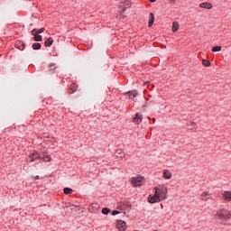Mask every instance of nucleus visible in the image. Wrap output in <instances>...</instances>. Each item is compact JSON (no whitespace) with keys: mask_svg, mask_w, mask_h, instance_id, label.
<instances>
[{"mask_svg":"<svg viewBox=\"0 0 231 231\" xmlns=\"http://www.w3.org/2000/svg\"><path fill=\"white\" fill-rule=\"evenodd\" d=\"M63 192L64 194H71L73 189L71 188H64Z\"/></svg>","mask_w":231,"mask_h":231,"instance_id":"16","label":"nucleus"},{"mask_svg":"<svg viewBox=\"0 0 231 231\" xmlns=\"http://www.w3.org/2000/svg\"><path fill=\"white\" fill-rule=\"evenodd\" d=\"M150 3H156V0H149Z\"/></svg>","mask_w":231,"mask_h":231,"instance_id":"26","label":"nucleus"},{"mask_svg":"<svg viewBox=\"0 0 231 231\" xmlns=\"http://www.w3.org/2000/svg\"><path fill=\"white\" fill-rule=\"evenodd\" d=\"M154 195L148 196V203L154 205V203H160L161 201H165L168 198L169 190L167 186L160 185L153 188Z\"/></svg>","mask_w":231,"mask_h":231,"instance_id":"1","label":"nucleus"},{"mask_svg":"<svg viewBox=\"0 0 231 231\" xmlns=\"http://www.w3.org/2000/svg\"><path fill=\"white\" fill-rule=\"evenodd\" d=\"M35 180H39V175H37V176L35 177Z\"/></svg>","mask_w":231,"mask_h":231,"instance_id":"28","label":"nucleus"},{"mask_svg":"<svg viewBox=\"0 0 231 231\" xmlns=\"http://www.w3.org/2000/svg\"><path fill=\"white\" fill-rule=\"evenodd\" d=\"M144 179L143 177H134L132 178L131 183L133 187H142L143 185Z\"/></svg>","mask_w":231,"mask_h":231,"instance_id":"3","label":"nucleus"},{"mask_svg":"<svg viewBox=\"0 0 231 231\" xmlns=\"http://www.w3.org/2000/svg\"><path fill=\"white\" fill-rule=\"evenodd\" d=\"M171 3H176V0H170Z\"/></svg>","mask_w":231,"mask_h":231,"instance_id":"27","label":"nucleus"},{"mask_svg":"<svg viewBox=\"0 0 231 231\" xmlns=\"http://www.w3.org/2000/svg\"><path fill=\"white\" fill-rule=\"evenodd\" d=\"M111 212V209H109L108 208H104L102 209V214H104L105 216H107V214H109Z\"/></svg>","mask_w":231,"mask_h":231,"instance_id":"17","label":"nucleus"},{"mask_svg":"<svg viewBox=\"0 0 231 231\" xmlns=\"http://www.w3.org/2000/svg\"><path fill=\"white\" fill-rule=\"evenodd\" d=\"M57 67L55 66V64H52V65H50V69L52 70V69H55Z\"/></svg>","mask_w":231,"mask_h":231,"instance_id":"25","label":"nucleus"},{"mask_svg":"<svg viewBox=\"0 0 231 231\" xmlns=\"http://www.w3.org/2000/svg\"><path fill=\"white\" fill-rule=\"evenodd\" d=\"M202 64L203 66H205L206 68H210V66H212V63H210V61L208 60H202Z\"/></svg>","mask_w":231,"mask_h":231,"instance_id":"15","label":"nucleus"},{"mask_svg":"<svg viewBox=\"0 0 231 231\" xmlns=\"http://www.w3.org/2000/svg\"><path fill=\"white\" fill-rule=\"evenodd\" d=\"M142 120H143V116H142V114H139V113L135 114V116L134 117V124H140Z\"/></svg>","mask_w":231,"mask_h":231,"instance_id":"7","label":"nucleus"},{"mask_svg":"<svg viewBox=\"0 0 231 231\" xmlns=\"http://www.w3.org/2000/svg\"><path fill=\"white\" fill-rule=\"evenodd\" d=\"M32 49L33 50H41V43H33Z\"/></svg>","mask_w":231,"mask_h":231,"instance_id":"18","label":"nucleus"},{"mask_svg":"<svg viewBox=\"0 0 231 231\" xmlns=\"http://www.w3.org/2000/svg\"><path fill=\"white\" fill-rule=\"evenodd\" d=\"M208 199H212V197L208 194V192H203L201 194V200L202 201H208Z\"/></svg>","mask_w":231,"mask_h":231,"instance_id":"8","label":"nucleus"},{"mask_svg":"<svg viewBox=\"0 0 231 231\" xmlns=\"http://www.w3.org/2000/svg\"><path fill=\"white\" fill-rule=\"evenodd\" d=\"M213 216L217 217V219H219V221H226L227 219H230L231 214L230 211L221 208L217 211H213Z\"/></svg>","mask_w":231,"mask_h":231,"instance_id":"2","label":"nucleus"},{"mask_svg":"<svg viewBox=\"0 0 231 231\" xmlns=\"http://www.w3.org/2000/svg\"><path fill=\"white\" fill-rule=\"evenodd\" d=\"M223 199L226 200V201H231V192L230 191H225L223 193Z\"/></svg>","mask_w":231,"mask_h":231,"instance_id":"11","label":"nucleus"},{"mask_svg":"<svg viewBox=\"0 0 231 231\" xmlns=\"http://www.w3.org/2000/svg\"><path fill=\"white\" fill-rule=\"evenodd\" d=\"M171 30H172L173 33H176V32H178V30H180V23H178V22H173Z\"/></svg>","mask_w":231,"mask_h":231,"instance_id":"12","label":"nucleus"},{"mask_svg":"<svg viewBox=\"0 0 231 231\" xmlns=\"http://www.w3.org/2000/svg\"><path fill=\"white\" fill-rule=\"evenodd\" d=\"M119 213H120V211L114 210V211L112 212V216H117V214H119Z\"/></svg>","mask_w":231,"mask_h":231,"instance_id":"24","label":"nucleus"},{"mask_svg":"<svg viewBox=\"0 0 231 231\" xmlns=\"http://www.w3.org/2000/svg\"><path fill=\"white\" fill-rule=\"evenodd\" d=\"M211 51H221V46H215L211 49Z\"/></svg>","mask_w":231,"mask_h":231,"instance_id":"19","label":"nucleus"},{"mask_svg":"<svg viewBox=\"0 0 231 231\" xmlns=\"http://www.w3.org/2000/svg\"><path fill=\"white\" fill-rule=\"evenodd\" d=\"M152 24H154V14L151 13L149 23H148L149 28H151V26H152Z\"/></svg>","mask_w":231,"mask_h":231,"instance_id":"13","label":"nucleus"},{"mask_svg":"<svg viewBox=\"0 0 231 231\" xmlns=\"http://www.w3.org/2000/svg\"><path fill=\"white\" fill-rule=\"evenodd\" d=\"M129 94H130V97H131V95H132L133 98H134L135 97L138 96V92H137L136 90H134V91H132V92H129Z\"/></svg>","mask_w":231,"mask_h":231,"instance_id":"20","label":"nucleus"},{"mask_svg":"<svg viewBox=\"0 0 231 231\" xmlns=\"http://www.w3.org/2000/svg\"><path fill=\"white\" fill-rule=\"evenodd\" d=\"M200 8H206L207 10H212V4L210 3H201L199 5Z\"/></svg>","mask_w":231,"mask_h":231,"instance_id":"9","label":"nucleus"},{"mask_svg":"<svg viewBox=\"0 0 231 231\" xmlns=\"http://www.w3.org/2000/svg\"><path fill=\"white\" fill-rule=\"evenodd\" d=\"M46 47H50L53 44V38L50 37L46 40V42H44Z\"/></svg>","mask_w":231,"mask_h":231,"instance_id":"14","label":"nucleus"},{"mask_svg":"<svg viewBox=\"0 0 231 231\" xmlns=\"http://www.w3.org/2000/svg\"><path fill=\"white\" fill-rule=\"evenodd\" d=\"M75 91H77V88H75V87H72L69 89V95H73V93H75Z\"/></svg>","mask_w":231,"mask_h":231,"instance_id":"21","label":"nucleus"},{"mask_svg":"<svg viewBox=\"0 0 231 231\" xmlns=\"http://www.w3.org/2000/svg\"><path fill=\"white\" fill-rule=\"evenodd\" d=\"M163 178H165L166 180H171V178H172V173L171 172V171L164 170L163 171Z\"/></svg>","mask_w":231,"mask_h":231,"instance_id":"10","label":"nucleus"},{"mask_svg":"<svg viewBox=\"0 0 231 231\" xmlns=\"http://www.w3.org/2000/svg\"><path fill=\"white\" fill-rule=\"evenodd\" d=\"M36 33H43L44 32V28H41V29H39V30H36V32H35Z\"/></svg>","mask_w":231,"mask_h":231,"instance_id":"22","label":"nucleus"},{"mask_svg":"<svg viewBox=\"0 0 231 231\" xmlns=\"http://www.w3.org/2000/svg\"><path fill=\"white\" fill-rule=\"evenodd\" d=\"M124 6H126L127 8H129V6H131V3L129 1H126Z\"/></svg>","mask_w":231,"mask_h":231,"instance_id":"23","label":"nucleus"},{"mask_svg":"<svg viewBox=\"0 0 231 231\" xmlns=\"http://www.w3.org/2000/svg\"><path fill=\"white\" fill-rule=\"evenodd\" d=\"M41 159V155L39 154V152H34L32 153H31L28 158H27V162H29L30 163H32V162H35V160H40Z\"/></svg>","mask_w":231,"mask_h":231,"instance_id":"4","label":"nucleus"},{"mask_svg":"<svg viewBox=\"0 0 231 231\" xmlns=\"http://www.w3.org/2000/svg\"><path fill=\"white\" fill-rule=\"evenodd\" d=\"M116 226L120 231H125L127 228V223L124 220H117Z\"/></svg>","mask_w":231,"mask_h":231,"instance_id":"5","label":"nucleus"},{"mask_svg":"<svg viewBox=\"0 0 231 231\" xmlns=\"http://www.w3.org/2000/svg\"><path fill=\"white\" fill-rule=\"evenodd\" d=\"M37 29H33L31 33L33 35V40L36 41L37 42H41L42 41V35L39 34L36 32Z\"/></svg>","mask_w":231,"mask_h":231,"instance_id":"6","label":"nucleus"}]
</instances>
